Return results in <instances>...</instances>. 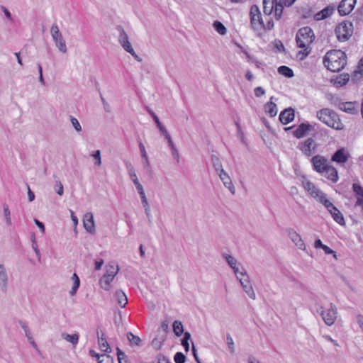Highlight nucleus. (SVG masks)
<instances>
[{"label": "nucleus", "mask_w": 363, "mask_h": 363, "mask_svg": "<svg viewBox=\"0 0 363 363\" xmlns=\"http://www.w3.org/2000/svg\"><path fill=\"white\" fill-rule=\"evenodd\" d=\"M313 169L324 176L328 179L335 183L338 181V173L337 169L328 164V160L322 155H317L311 159Z\"/></svg>", "instance_id": "f257e3e1"}, {"label": "nucleus", "mask_w": 363, "mask_h": 363, "mask_svg": "<svg viewBox=\"0 0 363 363\" xmlns=\"http://www.w3.org/2000/svg\"><path fill=\"white\" fill-rule=\"evenodd\" d=\"M347 55L340 50L328 51L323 58L325 67L333 72L341 71L347 64Z\"/></svg>", "instance_id": "f03ea898"}, {"label": "nucleus", "mask_w": 363, "mask_h": 363, "mask_svg": "<svg viewBox=\"0 0 363 363\" xmlns=\"http://www.w3.org/2000/svg\"><path fill=\"white\" fill-rule=\"evenodd\" d=\"M317 118L328 126L337 130H343L345 126L339 116L330 108H323L317 112Z\"/></svg>", "instance_id": "7ed1b4c3"}, {"label": "nucleus", "mask_w": 363, "mask_h": 363, "mask_svg": "<svg viewBox=\"0 0 363 363\" xmlns=\"http://www.w3.org/2000/svg\"><path fill=\"white\" fill-rule=\"evenodd\" d=\"M313 30L309 26H305L298 29L296 35V42L298 48L309 46L315 40Z\"/></svg>", "instance_id": "20e7f679"}, {"label": "nucleus", "mask_w": 363, "mask_h": 363, "mask_svg": "<svg viewBox=\"0 0 363 363\" xmlns=\"http://www.w3.org/2000/svg\"><path fill=\"white\" fill-rule=\"evenodd\" d=\"M353 25L350 21H344L340 23L335 29V33L340 42H345L353 34Z\"/></svg>", "instance_id": "39448f33"}, {"label": "nucleus", "mask_w": 363, "mask_h": 363, "mask_svg": "<svg viewBox=\"0 0 363 363\" xmlns=\"http://www.w3.org/2000/svg\"><path fill=\"white\" fill-rule=\"evenodd\" d=\"M317 313L320 314L327 325L331 326L337 318V309L334 303H330V308L328 309H324L323 307L318 306Z\"/></svg>", "instance_id": "423d86ee"}, {"label": "nucleus", "mask_w": 363, "mask_h": 363, "mask_svg": "<svg viewBox=\"0 0 363 363\" xmlns=\"http://www.w3.org/2000/svg\"><path fill=\"white\" fill-rule=\"evenodd\" d=\"M50 33L55 46L58 48L59 51L66 53L67 52L66 42L57 24L55 23L52 26Z\"/></svg>", "instance_id": "0eeeda50"}, {"label": "nucleus", "mask_w": 363, "mask_h": 363, "mask_svg": "<svg viewBox=\"0 0 363 363\" xmlns=\"http://www.w3.org/2000/svg\"><path fill=\"white\" fill-rule=\"evenodd\" d=\"M250 25L252 29L259 30L264 28V23L258 6L254 4L250 11Z\"/></svg>", "instance_id": "6e6552de"}, {"label": "nucleus", "mask_w": 363, "mask_h": 363, "mask_svg": "<svg viewBox=\"0 0 363 363\" xmlns=\"http://www.w3.org/2000/svg\"><path fill=\"white\" fill-rule=\"evenodd\" d=\"M297 148L300 150L305 156L311 157L316 152L318 144L312 138H308L304 141L300 142Z\"/></svg>", "instance_id": "1a4fd4ad"}, {"label": "nucleus", "mask_w": 363, "mask_h": 363, "mask_svg": "<svg viewBox=\"0 0 363 363\" xmlns=\"http://www.w3.org/2000/svg\"><path fill=\"white\" fill-rule=\"evenodd\" d=\"M117 30L119 31L118 42L120 45L126 52L132 51L133 52V48L128 40V36L126 32L120 26L117 27Z\"/></svg>", "instance_id": "9d476101"}, {"label": "nucleus", "mask_w": 363, "mask_h": 363, "mask_svg": "<svg viewBox=\"0 0 363 363\" xmlns=\"http://www.w3.org/2000/svg\"><path fill=\"white\" fill-rule=\"evenodd\" d=\"M356 0H342L337 10L340 16H346L354 9Z\"/></svg>", "instance_id": "9b49d317"}, {"label": "nucleus", "mask_w": 363, "mask_h": 363, "mask_svg": "<svg viewBox=\"0 0 363 363\" xmlns=\"http://www.w3.org/2000/svg\"><path fill=\"white\" fill-rule=\"evenodd\" d=\"M288 236L291 239V240L295 244V245L300 250H305L306 245L302 240L301 237L299 234H298L294 229L289 228L287 229Z\"/></svg>", "instance_id": "f8f14e48"}, {"label": "nucleus", "mask_w": 363, "mask_h": 363, "mask_svg": "<svg viewBox=\"0 0 363 363\" xmlns=\"http://www.w3.org/2000/svg\"><path fill=\"white\" fill-rule=\"evenodd\" d=\"M217 174L223 182L225 187L228 189L232 194H235V189L228 174L224 169L220 170L219 172H217Z\"/></svg>", "instance_id": "ddd939ff"}, {"label": "nucleus", "mask_w": 363, "mask_h": 363, "mask_svg": "<svg viewBox=\"0 0 363 363\" xmlns=\"http://www.w3.org/2000/svg\"><path fill=\"white\" fill-rule=\"evenodd\" d=\"M294 110L292 108H287L282 111L279 116L280 122L286 125L294 120Z\"/></svg>", "instance_id": "4468645a"}, {"label": "nucleus", "mask_w": 363, "mask_h": 363, "mask_svg": "<svg viewBox=\"0 0 363 363\" xmlns=\"http://www.w3.org/2000/svg\"><path fill=\"white\" fill-rule=\"evenodd\" d=\"M311 130L312 125L311 124L303 123L298 126V128L294 131L293 134L296 138H301Z\"/></svg>", "instance_id": "2eb2a0df"}, {"label": "nucleus", "mask_w": 363, "mask_h": 363, "mask_svg": "<svg viewBox=\"0 0 363 363\" xmlns=\"http://www.w3.org/2000/svg\"><path fill=\"white\" fill-rule=\"evenodd\" d=\"M9 277L4 264H0V287L1 290L6 293L8 288Z\"/></svg>", "instance_id": "dca6fc26"}, {"label": "nucleus", "mask_w": 363, "mask_h": 363, "mask_svg": "<svg viewBox=\"0 0 363 363\" xmlns=\"http://www.w3.org/2000/svg\"><path fill=\"white\" fill-rule=\"evenodd\" d=\"M335 7L332 5H329L318 12L314 18L316 21L323 20L328 17H330L335 11Z\"/></svg>", "instance_id": "f3484780"}, {"label": "nucleus", "mask_w": 363, "mask_h": 363, "mask_svg": "<svg viewBox=\"0 0 363 363\" xmlns=\"http://www.w3.org/2000/svg\"><path fill=\"white\" fill-rule=\"evenodd\" d=\"M349 155L344 148L337 150L332 156V161L338 163H345L348 160Z\"/></svg>", "instance_id": "a211bd4d"}, {"label": "nucleus", "mask_w": 363, "mask_h": 363, "mask_svg": "<svg viewBox=\"0 0 363 363\" xmlns=\"http://www.w3.org/2000/svg\"><path fill=\"white\" fill-rule=\"evenodd\" d=\"M84 227L89 233H93L94 232V221L93 214L91 213H86L84 218Z\"/></svg>", "instance_id": "6ab92c4d"}, {"label": "nucleus", "mask_w": 363, "mask_h": 363, "mask_svg": "<svg viewBox=\"0 0 363 363\" xmlns=\"http://www.w3.org/2000/svg\"><path fill=\"white\" fill-rule=\"evenodd\" d=\"M339 108L347 113L355 114L357 113L355 102H342L339 104Z\"/></svg>", "instance_id": "aec40b11"}, {"label": "nucleus", "mask_w": 363, "mask_h": 363, "mask_svg": "<svg viewBox=\"0 0 363 363\" xmlns=\"http://www.w3.org/2000/svg\"><path fill=\"white\" fill-rule=\"evenodd\" d=\"M274 96H272L270 101L264 105V111L270 117H274L277 113V104L272 102Z\"/></svg>", "instance_id": "412c9836"}, {"label": "nucleus", "mask_w": 363, "mask_h": 363, "mask_svg": "<svg viewBox=\"0 0 363 363\" xmlns=\"http://www.w3.org/2000/svg\"><path fill=\"white\" fill-rule=\"evenodd\" d=\"M328 212L331 214L334 220L338 224L341 225H344L345 224L342 213L335 206H334V209H329Z\"/></svg>", "instance_id": "4be33fe9"}, {"label": "nucleus", "mask_w": 363, "mask_h": 363, "mask_svg": "<svg viewBox=\"0 0 363 363\" xmlns=\"http://www.w3.org/2000/svg\"><path fill=\"white\" fill-rule=\"evenodd\" d=\"M101 333L102 335H101V337H100L99 332L97 331L98 342H99L100 349L105 352L110 353L111 352V347H110L105 337H104V333H102V331H101Z\"/></svg>", "instance_id": "5701e85b"}, {"label": "nucleus", "mask_w": 363, "mask_h": 363, "mask_svg": "<svg viewBox=\"0 0 363 363\" xmlns=\"http://www.w3.org/2000/svg\"><path fill=\"white\" fill-rule=\"evenodd\" d=\"M303 187L313 197L316 198V194H319V190L311 182L306 181L303 183Z\"/></svg>", "instance_id": "b1692460"}, {"label": "nucleus", "mask_w": 363, "mask_h": 363, "mask_svg": "<svg viewBox=\"0 0 363 363\" xmlns=\"http://www.w3.org/2000/svg\"><path fill=\"white\" fill-rule=\"evenodd\" d=\"M115 297L121 308H124L128 303L126 295L122 290H117L115 293Z\"/></svg>", "instance_id": "393cba45"}, {"label": "nucleus", "mask_w": 363, "mask_h": 363, "mask_svg": "<svg viewBox=\"0 0 363 363\" xmlns=\"http://www.w3.org/2000/svg\"><path fill=\"white\" fill-rule=\"evenodd\" d=\"M113 280V275L105 274L100 279V285L106 291H108L110 289V284Z\"/></svg>", "instance_id": "a878e982"}, {"label": "nucleus", "mask_w": 363, "mask_h": 363, "mask_svg": "<svg viewBox=\"0 0 363 363\" xmlns=\"http://www.w3.org/2000/svg\"><path fill=\"white\" fill-rule=\"evenodd\" d=\"M277 0H263V12L267 16H270L274 11V1Z\"/></svg>", "instance_id": "bb28decb"}, {"label": "nucleus", "mask_w": 363, "mask_h": 363, "mask_svg": "<svg viewBox=\"0 0 363 363\" xmlns=\"http://www.w3.org/2000/svg\"><path fill=\"white\" fill-rule=\"evenodd\" d=\"M127 338L131 345H135L138 347L142 345V340L131 332L127 333Z\"/></svg>", "instance_id": "cd10ccee"}, {"label": "nucleus", "mask_w": 363, "mask_h": 363, "mask_svg": "<svg viewBox=\"0 0 363 363\" xmlns=\"http://www.w3.org/2000/svg\"><path fill=\"white\" fill-rule=\"evenodd\" d=\"M349 79L350 75L348 74H342L337 77L334 82V84L337 86H342L345 85Z\"/></svg>", "instance_id": "c85d7f7f"}, {"label": "nucleus", "mask_w": 363, "mask_h": 363, "mask_svg": "<svg viewBox=\"0 0 363 363\" xmlns=\"http://www.w3.org/2000/svg\"><path fill=\"white\" fill-rule=\"evenodd\" d=\"M278 72L288 78H291L294 76V71L289 67L282 65L278 68Z\"/></svg>", "instance_id": "c756f323"}, {"label": "nucleus", "mask_w": 363, "mask_h": 363, "mask_svg": "<svg viewBox=\"0 0 363 363\" xmlns=\"http://www.w3.org/2000/svg\"><path fill=\"white\" fill-rule=\"evenodd\" d=\"M238 279H239L242 287H243L245 285L251 284L249 276L245 269H242V271L240 272V277L238 276Z\"/></svg>", "instance_id": "7c9ffc66"}, {"label": "nucleus", "mask_w": 363, "mask_h": 363, "mask_svg": "<svg viewBox=\"0 0 363 363\" xmlns=\"http://www.w3.org/2000/svg\"><path fill=\"white\" fill-rule=\"evenodd\" d=\"M172 326H173V331H174V333L176 336L179 337L183 333H185V332H184L183 325H182L181 321L175 320L173 323V325Z\"/></svg>", "instance_id": "2f4dec72"}, {"label": "nucleus", "mask_w": 363, "mask_h": 363, "mask_svg": "<svg viewBox=\"0 0 363 363\" xmlns=\"http://www.w3.org/2000/svg\"><path fill=\"white\" fill-rule=\"evenodd\" d=\"M211 162H212L213 166L216 173L219 172L220 170L223 169L222 163H221L219 157L217 155H211Z\"/></svg>", "instance_id": "473e14b6"}, {"label": "nucleus", "mask_w": 363, "mask_h": 363, "mask_svg": "<svg viewBox=\"0 0 363 363\" xmlns=\"http://www.w3.org/2000/svg\"><path fill=\"white\" fill-rule=\"evenodd\" d=\"M284 7L283 5L280 3H277V1H274V16L277 20H279L282 16Z\"/></svg>", "instance_id": "72a5a7b5"}, {"label": "nucleus", "mask_w": 363, "mask_h": 363, "mask_svg": "<svg viewBox=\"0 0 363 363\" xmlns=\"http://www.w3.org/2000/svg\"><path fill=\"white\" fill-rule=\"evenodd\" d=\"M190 340H191V334L189 332H185L184 333V337L182 339V345L184 347L186 352H189V341Z\"/></svg>", "instance_id": "f704fd0d"}, {"label": "nucleus", "mask_w": 363, "mask_h": 363, "mask_svg": "<svg viewBox=\"0 0 363 363\" xmlns=\"http://www.w3.org/2000/svg\"><path fill=\"white\" fill-rule=\"evenodd\" d=\"M213 28L220 35H225L227 32L226 28L221 22L218 21H216L213 23Z\"/></svg>", "instance_id": "c9c22d12"}, {"label": "nucleus", "mask_w": 363, "mask_h": 363, "mask_svg": "<svg viewBox=\"0 0 363 363\" xmlns=\"http://www.w3.org/2000/svg\"><path fill=\"white\" fill-rule=\"evenodd\" d=\"M117 357L119 363H130L128 359L126 354L119 347L116 348Z\"/></svg>", "instance_id": "e433bc0d"}, {"label": "nucleus", "mask_w": 363, "mask_h": 363, "mask_svg": "<svg viewBox=\"0 0 363 363\" xmlns=\"http://www.w3.org/2000/svg\"><path fill=\"white\" fill-rule=\"evenodd\" d=\"M3 208H4V215L6 219V224L10 226L11 225V212L9 208V206L6 203L3 204Z\"/></svg>", "instance_id": "4c0bfd02"}, {"label": "nucleus", "mask_w": 363, "mask_h": 363, "mask_svg": "<svg viewBox=\"0 0 363 363\" xmlns=\"http://www.w3.org/2000/svg\"><path fill=\"white\" fill-rule=\"evenodd\" d=\"M224 258L231 268H235V266L240 264L238 260L232 255H224Z\"/></svg>", "instance_id": "58836bf2"}, {"label": "nucleus", "mask_w": 363, "mask_h": 363, "mask_svg": "<svg viewBox=\"0 0 363 363\" xmlns=\"http://www.w3.org/2000/svg\"><path fill=\"white\" fill-rule=\"evenodd\" d=\"M243 290L245 291V292L248 295V296L255 300L256 298V295H255V293L253 290V288L251 284L250 285H245L243 287H242Z\"/></svg>", "instance_id": "ea45409f"}, {"label": "nucleus", "mask_w": 363, "mask_h": 363, "mask_svg": "<svg viewBox=\"0 0 363 363\" xmlns=\"http://www.w3.org/2000/svg\"><path fill=\"white\" fill-rule=\"evenodd\" d=\"M352 189L357 197H363V187L361 185L354 183L352 185Z\"/></svg>", "instance_id": "a19ab883"}, {"label": "nucleus", "mask_w": 363, "mask_h": 363, "mask_svg": "<svg viewBox=\"0 0 363 363\" xmlns=\"http://www.w3.org/2000/svg\"><path fill=\"white\" fill-rule=\"evenodd\" d=\"M67 342H71L72 345H77L79 340V335L77 334L69 335L67 334L64 337Z\"/></svg>", "instance_id": "79ce46f5"}, {"label": "nucleus", "mask_w": 363, "mask_h": 363, "mask_svg": "<svg viewBox=\"0 0 363 363\" xmlns=\"http://www.w3.org/2000/svg\"><path fill=\"white\" fill-rule=\"evenodd\" d=\"M186 359V356L181 352H177L174 357L175 363H185Z\"/></svg>", "instance_id": "37998d69"}, {"label": "nucleus", "mask_w": 363, "mask_h": 363, "mask_svg": "<svg viewBox=\"0 0 363 363\" xmlns=\"http://www.w3.org/2000/svg\"><path fill=\"white\" fill-rule=\"evenodd\" d=\"M54 189H55L56 193L59 196H62L63 195V194H64V187H63V185H62V184L61 183L60 181L55 180V185Z\"/></svg>", "instance_id": "c03bdc74"}, {"label": "nucleus", "mask_w": 363, "mask_h": 363, "mask_svg": "<svg viewBox=\"0 0 363 363\" xmlns=\"http://www.w3.org/2000/svg\"><path fill=\"white\" fill-rule=\"evenodd\" d=\"M301 48L303 50L298 52V55H301L300 60H303L310 54L311 48L309 46Z\"/></svg>", "instance_id": "a18cd8bd"}, {"label": "nucleus", "mask_w": 363, "mask_h": 363, "mask_svg": "<svg viewBox=\"0 0 363 363\" xmlns=\"http://www.w3.org/2000/svg\"><path fill=\"white\" fill-rule=\"evenodd\" d=\"M70 121L75 130L78 133L81 132L82 129L78 120L73 116H70Z\"/></svg>", "instance_id": "49530a36"}, {"label": "nucleus", "mask_w": 363, "mask_h": 363, "mask_svg": "<svg viewBox=\"0 0 363 363\" xmlns=\"http://www.w3.org/2000/svg\"><path fill=\"white\" fill-rule=\"evenodd\" d=\"M91 156L95 159V165L100 166L101 164V151L99 150H96Z\"/></svg>", "instance_id": "de8ad7c7"}, {"label": "nucleus", "mask_w": 363, "mask_h": 363, "mask_svg": "<svg viewBox=\"0 0 363 363\" xmlns=\"http://www.w3.org/2000/svg\"><path fill=\"white\" fill-rule=\"evenodd\" d=\"M168 146L169 147V148L171 149L172 150V155L177 158V162H179V152L176 147V146L174 145L173 141H170L169 143H168Z\"/></svg>", "instance_id": "09e8293b"}, {"label": "nucleus", "mask_w": 363, "mask_h": 363, "mask_svg": "<svg viewBox=\"0 0 363 363\" xmlns=\"http://www.w3.org/2000/svg\"><path fill=\"white\" fill-rule=\"evenodd\" d=\"M274 48L279 51L282 52L285 50L284 46L282 42L279 40H275L274 42Z\"/></svg>", "instance_id": "8fccbe9b"}, {"label": "nucleus", "mask_w": 363, "mask_h": 363, "mask_svg": "<svg viewBox=\"0 0 363 363\" xmlns=\"http://www.w3.org/2000/svg\"><path fill=\"white\" fill-rule=\"evenodd\" d=\"M226 339H227V343H228V347L230 350V352L233 353L234 352L233 340L232 337L230 336V335H229V334L227 335Z\"/></svg>", "instance_id": "3c124183"}, {"label": "nucleus", "mask_w": 363, "mask_h": 363, "mask_svg": "<svg viewBox=\"0 0 363 363\" xmlns=\"http://www.w3.org/2000/svg\"><path fill=\"white\" fill-rule=\"evenodd\" d=\"M101 359L99 360V363H113V359L110 355H101Z\"/></svg>", "instance_id": "603ef678"}, {"label": "nucleus", "mask_w": 363, "mask_h": 363, "mask_svg": "<svg viewBox=\"0 0 363 363\" xmlns=\"http://www.w3.org/2000/svg\"><path fill=\"white\" fill-rule=\"evenodd\" d=\"M254 92L256 97H261L264 95L265 90L262 86H257L255 89Z\"/></svg>", "instance_id": "864d4df0"}, {"label": "nucleus", "mask_w": 363, "mask_h": 363, "mask_svg": "<svg viewBox=\"0 0 363 363\" xmlns=\"http://www.w3.org/2000/svg\"><path fill=\"white\" fill-rule=\"evenodd\" d=\"M118 270L119 269L118 267L116 269H115L113 266H109V268L106 270V274L113 275V277L114 278V277L117 274Z\"/></svg>", "instance_id": "5fc2aeb1"}, {"label": "nucleus", "mask_w": 363, "mask_h": 363, "mask_svg": "<svg viewBox=\"0 0 363 363\" xmlns=\"http://www.w3.org/2000/svg\"><path fill=\"white\" fill-rule=\"evenodd\" d=\"M316 198H318L319 202L321 203L323 205L328 200L325 194L323 192H322L321 191L319 192V194H316Z\"/></svg>", "instance_id": "6e6d98bb"}, {"label": "nucleus", "mask_w": 363, "mask_h": 363, "mask_svg": "<svg viewBox=\"0 0 363 363\" xmlns=\"http://www.w3.org/2000/svg\"><path fill=\"white\" fill-rule=\"evenodd\" d=\"M80 285V281H74L72 288L69 291L71 296H74L76 294L77 291L78 290Z\"/></svg>", "instance_id": "4d7b16f0"}, {"label": "nucleus", "mask_w": 363, "mask_h": 363, "mask_svg": "<svg viewBox=\"0 0 363 363\" xmlns=\"http://www.w3.org/2000/svg\"><path fill=\"white\" fill-rule=\"evenodd\" d=\"M274 21L272 18H270L266 24H264L263 29L264 30H272L274 28Z\"/></svg>", "instance_id": "13d9d810"}, {"label": "nucleus", "mask_w": 363, "mask_h": 363, "mask_svg": "<svg viewBox=\"0 0 363 363\" xmlns=\"http://www.w3.org/2000/svg\"><path fill=\"white\" fill-rule=\"evenodd\" d=\"M157 363H170L168 358H167L165 356L160 354L157 357Z\"/></svg>", "instance_id": "bf43d9fd"}, {"label": "nucleus", "mask_w": 363, "mask_h": 363, "mask_svg": "<svg viewBox=\"0 0 363 363\" xmlns=\"http://www.w3.org/2000/svg\"><path fill=\"white\" fill-rule=\"evenodd\" d=\"M1 10L3 11V12L5 14V16L11 21H13V18L11 17V12L4 6H1Z\"/></svg>", "instance_id": "052dcab7"}, {"label": "nucleus", "mask_w": 363, "mask_h": 363, "mask_svg": "<svg viewBox=\"0 0 363 363\" xmlns=\"http://www.w3.org/2000/svg\"><path fill=\"white\" fill-rule=\"evenodd\" d=\"M139 147H140L142 157L143 159H147V155L145 146L141 142H140V143H139Z\"/></svg>", "instance_id": "680f3d73"}, {"label": "nucleus", "mask_w": 363, "mask_h": 363, "mask_svg": "<svg viewBox=\"0 0 363 363\" xmlns=\"http://www.w3.org/2000/svg\"><path fill=\"white\" fill-rule=\"evenodd\" d=\"M191 350H192L193 356H194L196 362L197 363H201V361H200V359L198 357L197 350L196 349V347H195V345H194V344L193 342H192V348H191Z\"/></svg>", "instance_id": "e2e57ef3"}, {"label": "nucleus", "mask_w": 363, "mask_h": 363, "mask_svg": "<svg viewBox=\"0 0 363 363\" xmlns=\"http://www.w3.org/2000/svg\"><path fill=\"white\" fill-rule=\"evenodd\" d=\"M140 198H141V201H142V203H143V206L145 208H150V205L148 203V201H147V199L146 198V196L145 194L144 195H141L140 196Z\"/></svg>", "instance_id": "0e129e2a"}, {"label": "nucleus", "mask_w": 363, "mask_h": 363, "mask_svg": "<svg viewBox=\"0 0 363 363\" xmlns=\"http://www.w3.org/2000/svg\"><path fill=\"white\" fill-rule=\"evenodd\" d=\"M34 222L36 224V225L40 228V231L44 233H45V225L44 224L39 221L38 219L35 218Z\"/></svg>", "instance_id": "69168bd1"}, {"label": "nucleus", "mask_w": 363, "mask_h": 363, "mask_svg": "<svg viewBox=\"0 0 363 363\" xmlns=\"http://www.w3.org/2000/svg\"><path fill=\"white\" fill-rule=\"evenodd\" d=\"M357 323L359 324V327L361 328V329L363 330V315L361 314H359L357 316Z\"/></svg>", "instance_id": "338daca9"}, {"label": "nucleus", "mask_w": 363, "mask_h": 363, "mask_svg": "<svg viewBox=\"0 0 363 363\" xmlns=\"http://www.w3.org/2000/svg\"><path fill=\"white\" fill-rule=\"evenodd\" d=\"M356 206H360L363 209V197H357Z\"/></svg>", "instance_id": "774afa93"}]
</instances>
